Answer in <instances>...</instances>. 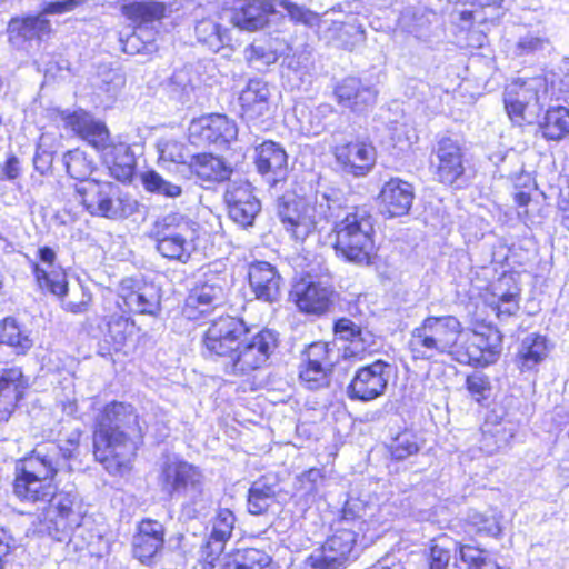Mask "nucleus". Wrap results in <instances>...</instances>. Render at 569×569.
I'll return each mask as SVG.
<instances>
[{"instance_id": "f257e3e1", "label": "nucleus", "mask_w": 569, "mask_h": 569, "mask_svg": "<svg viewBox=\"0 0 569 569\" xmlns=\"http://www.w3.org/2000/svg\"><path fill=\"white\" fill-rule=\"evenodd\" d=\"M146 426L131 405L112 402L107 405L97 420L93 433V455L111 475H122L138 449Z\"/></svg>"}, {"instance_id": "f03ea898", "label": "nucleus", "mask_w": 569, "mask_h": 569, "mask_svg": "<svg viewBox=\"0 0 569 569\" xmlns=\"http://www.w3.org/2000/svg\"><path fill=\"white\" fill-rule=\"evenodd\" d=\"M463 326L455 316H430L410 332L408 349L413 360H433L447 355L460 362Z\"/></svg>"}, {"instance_id": "7ed1b4c3", "label": "nucleus", "mask_w": 569, "mask_h": 569, "mask_svg": "<svg viewBox=\"0 0 569 569\" xmlns=\"http://www.w3.org/2000/svg\"><path fill=\"white\" fill-rule=\"evenodd\" d=\"M335 249L347 261L368 266L376 256L373 218L365 208L348 209L335 223Z\"/></svg>"}, {"instance_id": "20e7f679", "label": "nucleus", "mask_w": 569, "mask_h": 569, "mask_svg": "<svg viewBox=\"0 0 569 569\" xmlns=\"http://www.w3.org/2000/svg\"><path fill=\"white\" fill-rule=\"evenodd\" d=\"M198 223L180 212L158 217L149 231L156 251L166 260L188 263L197 250Z\"/></svg>"}, {"instance_id": "39448f33", "label": "nucleus", "mask_w": 569, "mask_h": 569, "mask_svg": "<svg viewBox=\"0 0 569 569\" xmlns=\"http://www.w3.org/2000/svg\"><path fill=\"white\" fill-rule=\"evenodd\" d=\"M336 200L326 191H317L308 199L281 198L278 216L284 229L296 240L303 241L323 221L333 216Z\"/></svg>"}, {"instance_id": "423d86ee", "label": "nucleus", "mask_w": 569, "mask_h": 569, "mask_svg": "<svg viewBox=\"0 0 569 569\" xmlns=\"http://www.w3.org/2000/svg\"><path fill=\"white\" fill-rule=\"evenodd\" d=\"M79 202L92 217L123 220L138 210V202L111 181L87 180L74 186Z\"/></svg>"}, {"instance_id": "0eeeda50", "label": "nucleus", "mask_w": 569, "mask_h": 569, "mask_svg": "<svg viewBox=\"0 0 569 569\" xmlns=\"http://www.w3.org/2000/svg\"><path fill=\"white\" fill-rule=\"evenodd\" d=\"M204 475L194 465L178 458H168L160 467L158 485L170 499H184L197 508L204 507L207 491Z\"/></svg>"}, {"instance_id": "6e6552de", "label": "nucleus", "mask_w": 569, "mask_h": 569, "mask_svg": "<svg viewBox=\"0 0 569 569\" xmlns=\"http://www.w3.org/2000/svg\"><path fill=\"white\" fill-rule=\"evenodd\" d=\"M122 13L133 23L134 30L121 40L122 50L129 54L151 52L158 27L167 14V7L158 1H133L122 7Z\"/></svg>"}, {"instance_id": "1a4fd4ad", "label": "nucleus", "mask_w": 569, "mask_h": 569, "mask_svg": "<svg viewBox=\"0 0 569 569\" xmlns=\"http://www.w3.org/2000/svg\"><path fill=\"white\" fill-rule=\"evenodd\" d=\"M80 431H73L64 446L47 442L37 446L31 455L17 463V473L54 481L61 470H71L69 460L73 458L79 447Z\"/></svg>"}, {"instance_id": "9d476101", "label": "nucleus", "mask_w": 569, "mask_h": 569, "mask_svg": "<svg viewBox=\"0 0 569 569\" xmlns=\"http://www.w3.org/2000/svg\"><path fill=\"white\" fill-rule=\"evenodd\" d=\"M548 92V82L543 77L515 80L505 89L503 102L512 122H535L542 109Z\"/></svg>"}, {"instance_id": "9b49d317", "label": "nucleus", "mask_w": 569, "mask_h": 569, "mask_svg": "<svg viewBox=\"0 0 569 569\" xmlns=\"http://www.w3.org/2000/svg\"><path fill=\"white\" fill-rule=\"evenodd\" d=\"M82 518L78 496L73 492L61 491L39 517L40 527L38 530L62 542L74 528L79 527Z\"/></svg>"}, {"instance_id": "f8f14e48", "label": "nucleus", "mask_w": 569, "mask_h": 569, "mask_svg": "<svg viewBox=\"0 0 569 569\" xmlns=\"http://www.w3.org/2000/svg\"><path fill=\"white\" fill-rule=\"evenodd\" d=\"M277 348V337L270 330H262L252 337L241 339L223 370L232 376H244L262 368Z\"/></svg>"}, {"instance_id": "ddd939ff", "label": "nucleus", "mask_w": 569, "mask_h": 569, "mask_svg": "<svg viewBox=\"0 0 569 569\" xmlns=\"http://www.w3.org/2000/svg\"><path fill=\"white\" fill-rule=\"evenodd\" d=\"M358 532L355 528L336 525L333 533L320 550L313 551L301 569H341L349 561L356 545Z\"/></svg>"}, {"instance_id": "4468645a", "label": "nucleus", "mask_w": 569, "mask_h": 569, "mask_svg": "<svg viewBox=\"0 0 569 569\" xmlns=\"http://www.w3.org/2000/svg\"><path fill=\"white\" fill-rule=\"evenodd\" d=\"M38 254L40 260L48 264V268L46 269L36 262L32 263L33 274L39 289L42 292H50L51 295L61 299L62 307L67 311L72 313L84 312L90 299L86 293H83V298L79 302L63 300L68 292V280L64 270L60 267H54L56 252L49 247H43L38 250Z\"/></svg>"}, {"instance_id": "2eb2a0df", "label": "nucleus", "mask_w": 569, "mask_h": 569, "mask_svg": "<svg viewBox=\"0 0 569 569\" xmlns=\"http://www.w3.org/2000/svg\"><path fill=\"white\" fill-rule=\"evenodd\" d=\"M247 333L242 320L226 316L211 322L203 337V345L209 357H216L222 368Z\"/></svg>"}, {"instance_id": "dca6fc26", "label": "nucleus", "mask_w": 569, "mask_h": 569, "mask_svg": "<svg viewBox=\"0 0 569 569\" xmlns=\"http://www.w3.org/2000/svg\"><path fill=\"white\" fill-rule=\"evenodd\" d=\"M461 340L462 358L459 363L469 366H488L493 363L501 350V335L491 327L483 331L465 329Z\"/></svg>"}, {"instance_id": "f3484780", "label": "nucleus", "mask_w": 569, "mask_h": 569, "mask_svg": "<svg viewBox=\"0 0 569 569\" xmlns=\"http://www.w3.org/2000/svg\"><path fill=\"white\" fill-rule=\"evenodd\" d=\"M436 180L442 184L460 187L465 182L466 163L465 152L458 140L450 137L441 138L435 148Z\"/></svg>"}, {"instance_id": "a211bd4d", "label": "nucleus", "mask_w": 569, "mask_h": 569, "mask_svg": "<svg viewBox=\"0 0 569 569\" xmlns=\"http://www.w3.org/2000/svg\"><path fill=\"white\" fill-rule=\"evenodd\" d=\"M119 307L128 311L157 316L161 310V290L152 282L127 278L120 282L118 292Z\"/></svg>"}, {"instance_id": "6ab92c4d", "label": "nucleus", "mask_w": 569, "mask_h": 569, "mask_svg": "<svg viewBox=\"0 0 569 569\" xmlns=\"http://www.w3.org/2000/svg\"><path fill=\"white\" fill-rule=\"evenodd\" d=\"M227 289L228 280L224 273L213 271L203 273L186 300V316L193 318L196 309H199L200 313H204L210 308L222 305Z\"/></svg>"}, {"instance_id": "aec40b11", "label": "nucleus", "mask_w": 569, "mask_h": 569, "mask_svg": "<svg viewBox=\"0 0 569 569\" xmlns=\"http://www.w3.org/2000/svg\"><path fill=\"white\" fill-rule=\"evenodd\" d=\"M391 366L382 360L359 368L347 388L352 400L370 401L382 396L390 378Z\"/></svg>"}, {"instance_id": "412c9836", "label": "nucleus", "mask_w": 569, "mask_h": 569, "mask_svg": "<svg viewBox=\"0 0 569 569\" xmlns=\"http://www.w3.org/2000/svg\"><path fill=\"white\" fill-rule=\"evenodd\" d=\"M238 136L236 122L224 114L212 113L191 121L189 137L194 144L227 146Z\"/></svg>"}, {"instance_id": "4be33fe9", "label": "nucleus", "mask_w": 569, "mask_h": 569, "mask_svg": "<svg viewBox=\"0 0 569 569\" xmlns=\"http://www.w3.org/2000/svg\"><path fill=\"white\" fill-rule=\"evenodd\" d=\"M224 200L228 206L229 217L239 226L247 228L252 226L261 207L259 200L251 191L247 182H233L229 184Z\"/></svg>"}, {"instance_id": "5701e85b", "label": "nucleus", "mask_w": 569, "mask_h": 569, "mask_svg": "<svg viewBox=\"0 0 569 569\" xmlns=\"http://www.w3.org/2000/svg\"><path fill=\"white\" fill-rule=\"evenodd\" d=\"M166 530L161 522L143 519L132 538V555L142 565H151L164 546Z\"/></svg>"}, {"instance_id": "b1692460", "label": "nucleus", "mask_w": 569, "mask_h": 569, "mask_svg": "<svg viewBox=\"0 0 569 569\" xmlns=\"http://www.w3.org/2000/svg\"><path fill=\"white\" fill-rule=\"evenodd\" d=\"M333 153L342 171L355 177L366 176L376 162L375 147L363 141L339 144Z\"/></svg>"}, {"instance_id": "393cba45", "label": "nucleus", "mask_w": 569, "mask_h": 569, "mask_svg": "<svg viewBox=\"0 0 569 569\" xmlns=\"http://www.w3.org/2000/svg\"><path fill=\"white\" fill-rule=\"evenodd\" d=\"M332 289L311 278H302L293 286L292 296L297 307L312 315H323L332 303Z\"/></svg>"}, {"instance_id": "a878e982", "label": "nucleus", "mask_w": 569, "mask_h": 569, "mask_svg": "<svg viewBox=\"0 0 569 569\" xmlns=\"http://www.w3.org/2000/svg\"><path fill=\"white\" fill-rule=\"evenodd\" d=\"M338 104L353 112H363L377 100V90L365 84L359 78L347 77L338 82L333 90Z\"/></svg>"}, {"instance_id": "bb28decb", "label": "nucleus", "mask_w": 569, "mask_h": 569, "mask_svg": "<svg viewBox=\"0 0 569 569\" xmlns=\"http://www.w3.org/2000/svg\"><path fill=\"white\" fill-rule=\"evenodd\" d=\"M256 153L257 169L268 183L276 186L287 178L288 156L279 143L264 141Z\"/></svg>"}, {"instance_id": "cd10ccee", "label": "nucleus", "mask_w": 569, "mask_h": 569, "mask_svg": "<svg viewBox=\"0 0 569 569\" xmlns=\"http://www.w3.org/2000/svg\"><path fill=\"white\" fill-rule=\"evenodd\" d=\"M413 187L399 178L387 181L379 193L381 210L390 218L406 216L413 202Z\"/></svg>"}, {"instance_id": "c85d7f7f", "label": "nucleus", "mask_w": 569, "mask_h": 569, "mask_svg": "<svg viewBox=\"0 0 569 569\" xmlns=\"http://www.w3.org/2000/svg\"><path fill=\"white\" fill-rule=\"evenodd\" d=\"M248 278L250 288L257 299L266 302H273L279 299L282 279L271 263L266 261L250 263Z\"/></svg>"}, {"instance_id": "c756f323", "label": "nucleus", "mask_w": 569, "mask_h": 569, "mask_svg": "<svg viewBox=\"0 0 569 569\" xmlns=\"http://www.w3.org/2000/svg\"><path fill=\"white\" fill-rule=\"evenodd\" d=\"M516 432V423L502 418L498 420V416L491 413L482 427L480 449L487 455H495L509 447Z\"/></svg>"}, {"instance_id": "7c9ffc66", "label": "nucleus", "mask_w": 569, "mask_h": 569, "mask_svg": "<svg viewBox=\"0 0 569 569\" xmlns=\"http://www.w3.org/2000/svg\"><path fill=\"white\" fill-rule=\"evenodd\" d=\"M28 382L18 367L3 369L0 375V420L7 421L22 398Z\"/></svg>"}, {"instance_id": "2f4dec72", "label": "nucleus", "mask_w": 569, "mask_h": 569, "mask_svg": "<svg viewBox=\"0 0 569 569\" xmlns=\"http://www.w3.org/2000/svg\"><path fill=\"white\" fill-rule=\"evenodd\" d=\"M110 174L119 181H131L136 170V156L127 142L112 141L101 152Z\"/></svg>"}, {"instance_id": "473e14b6", "label": "nucleus", "mask_w": 569, "mask_h": 569, "mask_svg": "<svg viewBox=\"0 0 569 569\" xmlns=\"http://www.w3.org/2000/svg\"><path fill=\"white\" fill-rule=\"evenodd\" d=\"M67 123L72 131L87 140L100 152L112 142L109 139L107 126L86 111H76L68 118Z\"/></svg>"}, {"instance_id": "72a5a7b5", "label": "nucleus", "mask_w": 569, "mask_h": 569, "mask_svg": "<svg viewBox=\"0 0 569 569\" xmlns=\"http://www.w3.org/2000/svg\"><path fill=\"white\" fill-rule=\"evenodd\" d=\"M276 8L270 0H252L236 8L230 17L232 24L241 30L256 31L263 28Z\"/></svg>"}, {"instance_id": "f704fd0d", "label": "nucleus", "mask_w": 569, "mask_h": 569, "mask_svg": "<svg viewBox=\"0 0 569 569\" xmlns=\"http://www.w3.org/2000/svg\"><path fill=\"white\" fill-rule=\"evenodd\" d=\"M270 89L266 81L251 79L241 91L239 102L242 116L248 120H254L266 116L270 110Z\"/></svg>"}, {"instance_id": "c9c22d12", "label": "nucleus", "mask_w": 569, "mask_h": 569, "mask_svg": "<svg viewBox=\"0 0 569 569\" xmlns=\"http://www.w3.org/2000/svg\"><path fill=\"white\" fill-rule=\"evenodd\" d=\"M13 492L20 500L33 503H50L58 495L54 481L21 473H16Z\"/></svg>"}, {"instance_id": "e433bc0d", "label": "nucleus", "mask_w": 569, "mask_h": 569, "mask_svg": "<svg viewBox=\"0 0 569 569\" xmlns=\"http://www.w3.org/2000/svg\"><path fill=\"white\" fill-rule=\"evenodd\" d=\"M8 34L11 43L21 46L26 41L41 39L51 31L50 21L42 17L29 16L23 18H12L8 24Z\"/></svg>"}, {"instance_id": "4c0bfd02", "label": "nucleus", "mask_w": 569, "mask_h": 569, "mask_svg": "<svg viewBox=\"0 0 569 569\" xmlns=\"http://www.w3.org/2000/svg\"><path fill=\"white\" fill-rule=\"evenodd\" d=\"M274 477L264 476L256 480L248 492V510L252 515H262L276 503L279 492Z\"/></svg>"}, {"instance_id": "58836bf2", "label": "nucleus", "mask_w": 569, "mask_h": 569, "mask_svg": "<svg viewBox=\"0 0 569 569\" xmlns=\"http://www.w3.org/2000/svg\"><path fill=\"white\" fill-rule=\"evenodd\" d=\"M219 569H273V561L264 550L247 548L222 557Z\"/></svg>"}, {"instance_id": "ea45409f", "label": "nucleus", "mask_w": 569, "mask_h": 569, "mask_svg": "<svg viewBox=\"0 0 569 569\" xmlns=\"http://www.w3.org/2000/svg\"><path fill=\"white\" fill-rule=\"evenodd\" d=\"M66 552L68 556H99L101 537L82 526L74 528L70 536L66 539Z\"/></svg>"}, {"instance_id": "a19ab883", "label": "nucleus", "mask_w": 569, "mask_h": 569, "mask_svg": "<svg viewBox=\"0 0 569 569\" xmlns=\"http://www.w3.org/2000/svg\"><path fill=\"white\" fill-rule=\"evenodd\" d=\"M192 171L202 181L216 182L229 179L232 168L221 158L203 153L194 157Z\"/></svg>"}, {"instance_id": "79ce46f5", "label": "nucleus", "mask_w": 569, "mask_h": 569, "mask_svg": "<svg viewBox=\"0 0 569 569\" xmlns=\"http://www.w3.org/2000/svg\"><path fill=\"white\" fill-rule=\"evenodd\" d=\"M539 129L546 140H562L569 134V110L560 106L549 108L539 122Z\"/></svg>"}, {"instance_id": "37998d69", "label": "nucleus", "mask_w": 569, "mask_h": 569, "mask_svg": "<svg viewBox=\"0 0 569 569\" xmlns=\"http://www.w3.org/2000/svg\"><path fill=\"white\" fill-rule=\"evenodd\" d=\"M548 353L547 339L543 336L531 333L527 336L519 349L522 369H531L542 361Z\"/></svg>"}, {"instance_id": "c03bdc74", "label": "nucleus", "mask_w": 569, "mask_h": 569, "mask_svg": "<svg viewBox=\"0 0 569 569\" xmlns=\"http://www.w3.org/2000/svg\"><path fill=\"white\" fill-rule=\"evenodd\" d=\"M0 343L14 348L17 353H24L32 347L33 341L13 318H6L0 322Z\"/></svg>"}, {"instance_id": "a18cd8bd", "label": "nucleus", "mask_w": 569, "mask_h": 569, "mask_svg": "<svg viewBox=\"0 0 569 569\" xmlns=\"http://www.w3.org/2000/svg\"><path fill=\"white\" fill-rule=\"evenodd\" d=\"M67 173L79 182H83L89 179V176L93 171V161L88 158L86 152L80 149H74L66 152L62 157Z\"/></svg>"}, {"instance_id": "49530a36", "label": "nucleus", "mask_w": 569, "mask_h": 569, "mask_svg": "<svg viewBox=\"0 0 569 569\" xmlns=\"http://www.w3.org/2000/svg\"><path fill=\"white\" fill-rule=\"evenodd\" d=\"M196 34L199 41L207 44L211 50L218 51L229 38L227 30L210 19L201 20L196 26Z\"/></svg>"}, {"instance_id": "de8ad7c7", "label": "nucleus", "mask_w": 569, "mask_h": 569, "mask_svg": "<svg viewBox=\"0 0 569 569\" xmlns=\"http://www.w3.org/2000/svg\"><path fill=\"white\" fill-rule=\"evenodd\" d=\"M460 559L467 569H503L485 549L470 545H462L459 549Z\"/></svg>"}, {"instance_id": "09e8293b", "label": "nucleus", "mask_w": 569, "mask_h": 569, "mask_svg": "<svg viewBox=\"0 0 569 569\" xmlns=\"http://www.w3.org/2000/svg\"><path fill=\"white\" fill-rule=\"evenodd\" d=\"M380 347L378 337L367 328H361L353 345L345 346L343 358L362 359L367 353L376 352Z\"/></svg>"}, {"instance_id": "8fccbe9b", "label": "nucleus", "mask_w": 569, "mask_h": 569, "mask_svg": "<svg viewBox=\"0 0 569 569\" xmlns=\"http://www.w3.org/2000/svg\"><path fill=\"white\" fill-rule=\"evenodd\" d=\"M141 180L144 189L149 192L172 199L182 194V188L180 186L164 180L153 170L144 172Z\"/></svg>"}, {"instance_id": "3c124183", "label": "nucleus", "mask_w": 569, "mask_h": 569, "mask_svg": "<svg viewBox=\"0 0 569 569\" xmlns=\"http://www.w3.org/2000/svg\"><path fill=\"white\" fill-rule=\"evenodd\" d=\"M244 53L248 62L257 68L272 64L278 60L277 49L264 41H254Z\"/></svg>"}, {"instance_id": "603ef678", "label": "nucleus", "mask_w": 569, "mask_h": 569, "mask_svg": "<svg viewBox=\"0 0 569 569\" xmlns=\"http://www.w3.org/2000/svg\"><path fill=\"white\" fill-rule=\"evenodd\" d=\"M307 362L331 369L335 365V346L330 342L311 343L306 351Z\"/></svg>"}, {"instance_id": "864d4df0", "label": "nucleus", "mask_w": 569, "mask_h": 569, "mask_svg": "<svg viewBox=\"0 0 569 569\" xmlns=\"http://www.w3.org/2000/svg\"><path fill=\"white\" fill-rule=\"evenodd\" d=\"M548 46L549 40L547 38L528 32L516 42L513 54L517 57L535 56L546 50Z\"/></svg>"}, {"instance_id": "5fc2aeb1", "label": "nucleus", "mask_w": 569, "mask_h": 569, "mask_svg": "<svg viewBox=\"0 0 569 569\" xmlns=\"http://www.w3.org/2000/svg\"><path fill=\"white\" fill-rule=\"evenodd\" d=\"M331 369L323 368L322 366H313L310 362H307L306 366L300 371V379L306 385L308 389H319L321 387L328 386V372Z\"/></svg>"}, {"instance_id": "6e6d98bb", "label": "nucleus", "mask_w": 569, "mask_h": 569, "mask_svg": "<svg viewBox=\"0 0 569 569\" xmlns=\"http://www.w3.org/2000/svg\"><path fill=\"white\" fill-rule=\"evenodd\" d=\"M467 519L468 522L473 526L478 532H483L488 536L497 537L501 531L499 520L495 515H485L472 510L468 513Z\"/></svg>"}, {"instance_id": "4d7b16f0", "label": "nucleus", "mask_w": 569, "mask_h": 569, "mask_svg": "<svg viewBox=\"0 0 569 569\" xmlns=\"http://www.w3.org/2000/svg\"><path fill=\"white\" fill-rule=\"evenodd\" d=\"M236 517L229 509H220L212 520L211 535L220 541H228L234 528Z\"/></svg>"}, {"instance_id": "13d9d810", "label": "nucleus", "mask_w": 569, "mask_h": 569, "mask_svg": "<svg viewBox=\"0 0 569 569\" xmlns=\"http://www.w3.org/2000/svg\"><path fill=\"white\" fill-rule=\"evenodd\" d=\"M365 507L362 502L358 499H348L342 508L341 518L336 522V525L347 526L350 528H355V530H361L362 527V515Z\"/></svg>"}, {"instance_id": "bf43d9fd", "label": "nucleus", "mask_w": 569, "mask_h": 569, "mask_svg": "<svg viewBox=\"0 0 569 569\" xmlns=\"http://www.w3.org/2000/svg\"><path fill=\"white\" fill-rule=\"evenodd\" d=\"M418 451L419 445L417 437L408 432L399 435L391 446V455L397 460L406 459Z\"/></svg>"}, {"instance_id": "052dcab7", "label": "nucleus", "mask_w": 569, "mask_h": 569, "mask_svg": "<svg viewBox=\"0 0 569 569\" xmlns=\"http://www.w3.org/2000/svg\"><path fill=\"white\" fill-rule=\"evenodd\" d=\"M490 305L499 318L510 317L519 310L516 292L493 293Z\"/></svg>"}, {"instance_id": "680f3d73", "label": "nucleus", "mask_w": 569, "mask_h": 569, "mask_svg": "<svg viewBox=\"0 0 569 569\" xmlns=\"http://www.w3.org/2000/svg\"><path fill=\"white\" fill-rule=\"evenodd\" d=\"M278 6L286 10L290 18L296 22H301L306 26L312 27L318 21V16L311 10L298 6L290 0H279Z\"/></svg>"}, {"instance_id": "e2e57ef3", "label": "nucleus", "mask_w": 569, "mask_h": 569, "mask_svg": "<svg viewBox=\"0 0 569 569\" xmlns=\"http://www.w3.org/2000/svg\"><path fill=\"white\" fill-rule=\"evenodd\" d=\"M466 387L469 393L478 402H480L482 399H486L490 391V382L488 378L481 373H473L468 376L466 380Z\"/></svg>"}, {"instance_id": "0e129e2a", "label": "nucleus", "mask_w": 569, "mask_h": 569, "mask_svg": "<svg viewBox=\"0 0 569 569\" xmlns=\"http://www.w3.org/2000/svg\"><path fill=\"white\" fill-rule=\"evenodd\" d=\"M361 327L347 318H341L335 322L333 331L339 340L346 341L347 346L353 345V340L358 338Z\"/></svg>"}, {"instance_id": "69168bd1", "label": "nucleus", "mask_w": 569, "mask_h": 569, "mask_svg": "<svg viewBox=\"0 0 569 569\" xmlns=\"http://www.w3.org/2000/svg\"><path fill=\"white\" fill-rule=\"evenodd\" d=\"M159 159L164 162L181 163L184 161L183 146L174 140L159 144Z\"/></svg>"}, {"instance_id": "338daca9", "label": "nucleus", "mask_w": 569, "mask_h": 569, "mask_svg": "<svg viewBox=\"0 0 569 569\" xmlns=\"http://www.w3.org/2000/svg\"><path fill=\"white\" fill-rule=\"evenodd\" d=\"M109 333L117 343H122L127 335L131 332L132 323L129 318L123 316H113L108 322Z\"/></svg>"}, {"instance_id": "774afa93", "label": "nucleus", "mask_w": 569, "mask_h": 569, "mask_svg": "<svg viewBox=\"0 0 569 569\" xmlns=\"http://www.w3.org/2000/svg\"><path fill=\"white\" fill-rule=\"evenodd\" d=\"M452 558L451 550L440 543L430 549V569H449Z\"/></svg>"}]
</instances>
